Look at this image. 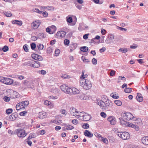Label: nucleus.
<instances>
[{
    "label": "nucleus",
    "mask_w": 148,
    "mask_h": 148,
    "mask_svg": "<svg viewBox=\"0 0 148 148\" xmlns=\"http://www.w3.org/2000/svg\"><path fill=\"white\" fill-rule=\"evenodd\" d=\"M32 25H33V28L34 29H37L38 27L40 25L39 20H37L34 21L33 23L32 24Z\"/></svg>",
    "instance_id": "obj_15"
},
{
    "label": "nucleus",
    "mask_w": 148,
    "mask_h": 148,
    "mask_svg": "<svg viewBox=\"0 0 148 148\" xmlns=\"http://www.w3.org/2000/svg\"><path fill=\"white\" fill-rule=\"evenodd\" d=\"M33 88V86L32 84V82L31 81L25 80L23 81V87H22L23 89L28 88ZM21 88H22V87Z\"/></svg>",
    "instance_id": "obj_7"
},
{
    "label": "nucleus",
    "mask_w": 148,
    "mask_h": 148,
    "mask_svg": "<svg viewBox=\"0 0 148 148\" xmlns=\"http://www.w3.org/2000/svg\"><path fill=\"white\" fill-rule=\"evenodd\" d=\"M21 103H23V106H24V108L25 107H26L29 104V102L28 101H23Z\"/></svg>",
    "instance_id": "obj_34"
},
{
    "label": "nucleus",
    "mask_w": 148,
    "mask_h": 148,
    "mask_svg": "<svg viewBox=\"0 0 148 148\" xmlns=\"http://www.w3.org/2000/svg\"><path fill=\"white\" fill-rule=\"evenodd\" d=\"M66 19L67 22L71 23L73 21V19L71 17L68 16L66 17Z\"/></svg>",
    "instance_id": "obj_36"
},
{
    "label": "nucleus",
    "mask_w": 148,
    "mask_h": 148,
    "mask_svg": "<svg viewBox=\"0 0 148 148\" xmlns=\"http://www.w3.org/2000/svg\"><path fill=\"white\" fill-rule=\"evenodd\" d=\"M39 133L43 135L45 133V130H42L38 131Z\"/></svg>",
    "instance_id": "obj_60"
},
{
    "label": "nucleus",
    "mask_w": 148,
    "mask_h": 148,
    "mask_svg": "<svg viewBox=\"0 0 148 148\" xmlns=\"http://www.w3.org/2000/svg\"><path fill=\"white\" fill-rule=\"evenodd\" d=\"M34 137H35V134L34 133H31L29 134L28 138L30 139L32 138H34Z\"/></svg>",
    "instance_id": "obj_52"
},
{
    "label": "nucleus",
    "mask_w": 148,
    "mask_h": 148,
    "mask_svg": "<svg viewBox=\"0 0 148 148\" xmlns=\"http://www.w3.org/2000/svg\"><path fill=\"white\" fill-rule=\"evenodd\" d=\"M83 116H82V117L81 118V120H82L83 119L84 120H90L91 119V117L90 115L88 114L87 113H86L84 112V113Z\"/></svg>",
    "instance_id": "obj_13"
},
{
    "label": "nucleus",
    "mask_w": 148,
    "mask_h": 148,
    "mask_svg": "<svg viewBox=\"0 0 148 148\" xmlns=\"http://www.w3.org/2000/svg\"><path fill=\"white\" fill-rule=\"evenodd\" d=\"M84 135L89 138L92 137L93 136L92 134L88 130H86L84 132Z\"/></svg>",
    "instance_id": "obj_22"
},
{
    "label": "nucleus",
    "mask_w": 148,
    "mask_h": 148,
    "mask_svg": "<svg viewBox=\"0 0 148 148\" xmlns=\"http://www.w3.org/2000/svg\"><path fill=\"white\" fill-rule=\"evenodd\" d=\"M97 103L100 108L103 110H107L108 107L111 106L112 105L111 101L105 96L102 97L101 100H97Z\"/></svg>",
    "instance_id": "obj_1"
},
{
    "label": "nucleus",
    "mask_w": 148,
    "mask_h": 148,
    "mask_svg": "<svg viewBox=\"0 0 148 148\" xmlns=\"http://www.w3.org/2000/svg\"><path fill=\"white\" fill-rule=\"evenodd\" d=\"M32 57L34 60H38L39 61H41L43 59V58L41 56L36 54H32Z\"/></svg>",
    "instance_id": "obj_11"
},
{
    "label": "nucleus",
    "mask_w": 148,
    "mask_h": 148,
    "mask_svg": "<svg viewBox=\"0 0 148 148\" xmlns=\"http://www.w3.org/2000/svg\"><path fill=\"white\" fill-rule=\"evenodd\" d=\"M81 59L83 62L85 63H88L90 62V61L88 59H86L85 57L84 56H82L81 57Z\"/></svg>",
    "instance_id": "obj_35"
},
{
    "label": "nucleus",
    "mask_w": 148,
    "mask_h": 148,
    "mask_svg": "<svg viewBox=\"0 0 148 148\" xmlns=\"http://www.w3.org/2000/svg\"><path fill=\"white\" fill-rule=\"evenodd\" d=\"M92 62L93 64L96 65L97 64V60L94 58H93L92 60Z\"/></svg>",
    "instance_id": "obj_53"
},
{
    "label": "nucleus",
    "mask_w": 148,
    "mask_h": 148,
    "mask_svg": "<svg viewBox=\"0 0 148 148\" xmlns=\"http://www.w3.org/2000/svg\"><path fill=\"white\" fill-rule=\"evenodd\" d=\"M27 113V111H24L20 112L19 114L21 116H24L25 115V114Z\"/></svg>",
    "instance_id": "obj_56"
},
{
    "label": "nucleus",
    "mask_w": 148,
    "mask_h": 148,
    "mask_svg": "<svg viewBox=\"0 0 148 148\" xmlns=\"http://www.w3.org/2000/svg\"><path fill=\"white\" fill-rule=\"evenodd\" d=\"M69 40L68 39H65L64 40V44L65 45H68L69 43Z\"/></svg>",
    "instance_id": "obj_51"
},
{
    "label": "nucleus",
    "mask_w": 148,
    "mask_h": 148,
    "mask_svg": "<svg viewBox=\"0 0 148 148\" xmlns=\"http://www.w3.org/2000/svg\"><path fill=\"white\" fill-rule=\"evenodd\" d=\"M117 135L124 140L129 139L130 137L129 134L127 132H119L117 133Z\"/></svg>",
    "instance_id": "obj_6"
},
{
    "label": "nucleus",
    "mask_w": 148,
    "mask_h": 148,
    "mask_svg": "<svg viewBox=\"0 0 148 148\" xmlns=\"http://www.w3.org/2000/svg\"><path fill=\"white\" fill-rule=\"evenodd\" d=\"M108 120H116L115 118L113 116H110L108 118Z\"/></svg>",
    "instance_id": "obj_45"
},
{
    "label": "nucleus",
    "mask_w": 148,
    "mask_h": 148,
    "mask_svg": "<svg viewBox=\"0 0 148 148\" xmlns=\"http://www.w3.org/2000/svg\"><path fill=\"white\" fill-rule=\"evenodd\" d=\"M46 114L45 112H39L38 117L40 119H42L46 117Z\"/></svg>",
    "instance_id": "obj_17"
},
{
    "label": "nucleus",
    "mask_w": 148,
    "mask_h": 148,
    "mask_svg": "<svg viewBox=\"0 0 148 148\" xmlns=\"http://www.w3.org/2000/svg\"><path fill=\"white\" fill-rule=\"evenodd\" d=\"M83 128L84 129H88L89 127V125L88 123H84L82 126Z\"/></svg>",
    "instance_id": "obj_46"
},
{
    "label": "nucleus",
    "mask_w": 148,
    "mask_h": 148,
    "mask_svg": "<svg viewBox=\"0 0 148 148\" xmlns=\"http://www.w3.org/2000/svg\"><path fill=\"white\" fill-rule=\"evenodd\" d=\"M9 48L7 46L5 45L2 48V50L3 51L5 52L8 51Z\"/></svg>",
    "instance_id": "obj_42"
},
{
    "label": "nucleus",
    "mask_w": 148,
    "mask_h": 148,
    "mask_svg": "<svg viewBox=\"0 0 148 148\" xmlns=\"http://www.w3.org/2000/svg\"><path fill=\"white\" fill-rule=\"evenodd\" d=\"M74 127L71 125H67L66 126V130H70L73 129Z\"/></svg>",
    "instance_id": "obj_39"
},
{
    "label": "nucleus",
    "mask_w": 148,
    "mask_h": 148,
    "mask_svg": "<svg viewBox=\"0 0 148 148\" xmlns=\"http://www.w3.org/2000/svg\"><path fill=\"white\" fill-rule=\"evenodd\" d=\"M3 99L5 101L7 102L9 101L10 98L9 97H8L7 96H5L3 98Z\"/></svg>",
    "instance_id": "obj_58"
},
{
    "label": "nucleus",
    "mask_w": 148,
    "mask_h": 148,
    "mask_svg": "<svg viewBox=\"0 0 148 148\" xmlns=\"http://www.w3.org/2000/svg\"><path fill=\"white\" fill-rule=\"evenodd\" d=\"M101 115L103 118H105L106 116V114L104 112H102L101 113Z\"/></svg>",
    "instance_id": "obj_59"
},
{
    "label": "nucleus",
    "mask_w": 148,
    "mask_h": 148,
    "mask_svg": "<svg viewBox=\"0 0 148 148\" xmlns=\"http://www.w3.org/2000/svg\"><path fill=\"white\" fill-rule=\"evenodd\" d=\"M124 91L126 93H130L132 92V89L131 88H127L125 89Z\"/></svg>",
    "instance_id": "obj_37"
},
{
    "label": "nucleus",
    "mask_w": 148,
    "mask_h": 148,
    "mask_svg": "<svg viewBox=\"0 0 148 148\" xmlns=\"http://www.w3.org/2000/svg\"><path fill=\"white\" fill-rule=\"evenodd\" d=\"M14 95H13L12 97L14 98H17L18 97L19 95L18 93L16 91H14L13 92Z\"/></svg>",
    "instance_id": "obj_38"
},
{
    "label": "nucleus",
    "mask_w": 148,
    "mask_h": 148,
    "mask_svg": "<svg viewBox=\"0 0 148 148\" xmlns=\"http://www.w3.org/2000/svg\"><path fill=\"white\" fill-rule=\"evenodd\" d=\"M32 67L34 68H38L40 66V63L38 61L33 60Z\"/></svg>",
    "instance_id": "obj_18"
},
{
    "label": "nucleus",
    "mask_w": 148,
    "mask_h": 148,
    "mask_svg": "<svg viewBox=\"0 0 148 148\" xmlns=\"http://www.w3.org/2000/svg\"><path fill=\"white\" fill-rule=\"evenodd\" d=\"M66 90V91L65 92L67 93L68 94H72V88H69L68 86Z\"/></svg>",
    "instance_id": "obj_31"
},
{
    "label": "nucleus",
    "mask_w": 148,
    "mask_h": 148,
    "mask_svg": "<svg viewBox=\"0 0 148 148\" xmlns=\"http://www.w3.org/2000/svg\"><path fill=\"white\" fill-rule=\"evenodd\" d=\"M68 86H66V85L65 84H63L61 85L60 88V89L64 92H66V89H67V88Z\"/></svg>",
    "instance_id": "obj_26"
},
{
    "label": "nucleus",
    "mask_w": 148,
    "mask_h": 148,
    "mask_svg": "<svg viewBox=\"0 0 148 148\" xmlns=\"http://www.w3.org/2000/svg\"><path fill=\"white\" fill-rule=\"evenodd\" d=\"M80 50L83 52H87L88 50V48L86 46L81 47L80 48Z\"/></svg>",
    "instance_id": "obj_27"
},
{
    "label": "nucleus",
    "mask_w": 148,
    "mask_h": 148,
    "mask_svg": "<svg viewBox=\"0 0 148 148\" xmlns=\"http://www.w3.org/2000/svg\"><path fill=\"white\" fill-rule=\"evenodd\" d=\"M6 112L7 114H10L12 112V109H8L6 110Z\"/></svg>",
    "instance_id": "obj_47"
},
{
    "label": "nucleus",
    "mask_w": 148,
    "mask_h": 148,
    "mask_svg": "<svg viewBox=\"0 0 148 148\" xmlns=\"http://www.w3.org/2000/svg\"><path fill=\"white\" fill-rule=\"evenodd\" d=\"M100 38V37L99 36H97L94 38L92 39L91 40V41L92 43L94 42V40L95 39H99Z\"/></svg>",
    "instance_id": "obj_48"
},
{
    "label": "nucleus",
    "mask_w": 148,
    "mask_h": 148,
    "mask_svg": "<svg viewBox=\"0 0 148 148\" xmlns=\"http://www.w3.org/2000/svg\"><path fill=\"white\" fill-rule=\"evenodd\" d=\"M117 29L123 32H126L127 30V29H126L119 26H117Z\"/></svg>",
    "instance_id": "obj_43"
},
{
    "label": "nucleus",
    "mask_w": 148,
    "mask_h": 148,
    "mask_svg": "<svg viewBox=\"0 0 148 148\" xmlns=\"http://www.w3.org/2000/svg\"><path fill=\"white\" fill-rule=\"evenodd\" d=\"M136 98L137 100L139 102H141L143 101V98L141 94L139 93H137V95Z\"/></svg>",
    "instance_id": "obj_21"
},
{
    "label": "nucleus",
    "mask_w": 148,
    "mask_h": 148,
    "mask_svg": "<svg viewBox=\"0 0 148 148\" xmlns=\"http://www.w3.org/2000/svg\"><path fill=\"white\" fill-rule=\"evenodd\" d=\"M17 126L18 127H21L23 128H24L25 127V125L24 124L21 123V124H20L18 125Z\"/></svg>",
    "instance_id": "obj_57"
},
{
    "label": "nucleus",
    "mask_w": 148,
    "mask_h": 148,
    "mask_svg": "<svg viewBox=\"0 0 148 148\" xmlns=\"http://www.w3.org/2000/svg\"><path fill=\"white\" fill-rule=\"evenodd\" d=\"M114 102L118 106H121L122 104V102L120 100H115L114 101Z\"/></svg>",
    "instance_id": "obj_33"
},
{
    "label": "nucleus",
    "mask_w": 148,
    "mask_h": 148,
    "mask_svg": "<svg viewBox=\"0 0 148 148\" xmlns=\"http://www.w3.org/2000/svg\"><path fill=\"white\" fill-rule=\"evenodd\" d=\"M16 110H19L21 109L25 108L24 106H23V103H21V102L17 103L16 106Z\"/></svg>",
    "instance_id": "obj_16"
},
{
    "label": "nucleus",
    "mask_w": 148,
    "mask_h": 148,
    "mask_svg": "<svg viewBox=\"0 0 148 148\" xmlns=\"http://www.w3.org/2000/svg\"><path fill=\"white\" fill-rule=\"evenodd\" d=\"M119 51L120 52L122 51L123 53H125L127 51V49L126 48L123 49L122 48H121L119 49Z\"/></svg>",
    "instance_id": "obj_41"
},
{
    "label": "nucleus",
    "mask_w": 148,
    "mask_h": 148,
    "mask_svg": "<svg viewBox=\"0 0 148 148\" xmlns=\"http://www.w3.org/2000/svg\"><path fill=\"white\" fill-rule=\"evenodd\" d=\"M138 47L137 45L135 44H134L133 45H131L130 46V47L132 49H135L136 48Z\"/></svg>",
    "instance_id": "obj_63"
},
{
    "label": "nucleus",
    "mask_w": 148,
    "mask_h": 148,
    "mask_svg": "<svg viewBox=\"0 0 148 148\" xmlns=\"http://www.w3.org/2000/svg\"><path fill=\"white\" fill-rule=\"evenodd\" d=\"M77 111L75 108H71L70 110V112L71 114L72 115H74V113L76 112Z\"/></svg>",
    "instance_id": "obj_30"
},
{
    "label": "nucleus",
    "mask_w": 148,
    "mask_h": 148,
    "mask_svg": "<svg viewBox=\"0 0 148 148\" xmlns=\"http://www.w3.org/2000/svg\"><path fill=\"white\" fill-rule=\"evenodd\" d=\"M80 84L84 89L86 90L89 89L92 86L90 82L87 79L80 80Z\"/></svg>",
    "instance_id": "obj_2"
},
{
    "label": "nucleus",
    "mask_w": 148,
    "mask_h": 148,
    "mask_svg": "<svg viewBox=\"0 0 148 148\" xmlns=\"http://www.w3.org/2000/svg\"><path fill=\"white\" fill-rule=\"evenodd\" d=\"M36 45L35 44L32 43L31 44V47L32 50H34L36 47Z\"/></svg>",
    "instance_id": "obj_50"
},
{
    "label": "nucleus",
    "mask_w": 148,
    "mask_h": 148,
    "mask_svg": "<svg viewBox=\"0 0 148 148\" xmlns=\"http://www.w3.org/2000/svg\"><path fill=\"white\" fill-rule=\"evenodd\" d=\"M33 60H30L28 61L27 62H25L23 64L24 66H29L32 67Z\"/></svg>",
    "instance_id": "obj_19"
},
{
    "label": "nucleus",
    "mask_w": 148,
    "mask_h": 148,
    "mask_svg": "<svg viewBox=\"0 0 148 148\" xmlns=\"http://www.w3.org/2000/svg\"><path fill=\"white\" fill-rule=\"evenodd\" d=\"M121 115L122 117L119 118V119L120 120H130L132 119L133 118H134V116L130 112L122 113Z\"/></svg>",
    "instance_id": "obj_3"
},
{
    "label": "nucleus",
    "mask_w": 148,
    "mask_h": 148,
    "mask_svg": "<svg viewBox=\"0 0 148 148\" xmlns=\"http://www.w3.org/2000/svg\"><path fill=\"white\" fill-rule=\"evenodd\" d=\"M23 48L24 50L26 52H27L28 51V49L27 48V45H24L23 46Z\"/></svg>",
    "instance_id": "obj_54"
},
{
    "label": "nucleus",
    "mask_w": 148,
    "mask_h": 148,
    "mask_svg": "<svg viewBox=\"0 0 148 148\" xmlns=\"http://www.w3.org/2000/svg\"><path fill=\"white\" fill-rule=\"evenodd\" d=\"M79 91L75 88H72V94H78L79 93Z\"/></svg>",
    "instance_id": "obj_29"
},
{
    "label": "nucleus",
    "mask_w": 148,
    "mask_h": 148,
    "mask_svg": "<svg viewBox=\"0 0 148 148\" xmlns=\"http://www.w3.org/2000/svg\"><path fill=\"white\" fill-rule=\"evenodd\" d=\"M110 96L114 99H117L119 98V96L116 94H114L113 93H111L110 94Z\"/></svg>",
    "instance_id": "obj_44"
},
{
    "label": "nucleus",
    "mask_w": 148,
    "mask_h": 148,
    "mask_svg": "<svg viewBox=\"0 0 148 148\" xmlns=\"http://www.w3.org/2000/svg\"><path fill=\"white\" fill-rule=\"evenodd\" d=\"M12 23L13 24H16L17 25L20 26L22 24V22L21 21H19L17 20L12 21Z\"/></svg>",
    "instance_id": "obj_24"
},
{
    "label": "nucleus",
    "mask_w": 148,
    "mask_h": 148,
    "mask_svg": "<svg viewBox=\"0 0 148 148\" xmlns=\"http://www.w3.org/2000/svg\"><path fill=\"white\" fill-rule=\"evenodd\" d=\"M118 79L119 80H120V79H121V80H126V78H125L124 77V76H119V77H118Z\"/></svg>",
    "instance_id": "obj_61"
},
{
    "label": "nucleus",
    "mask_w": 148,
    "mask_h": 148,
    "mask_svg": "<svg viewBox=\"0 0 148 148\" xmlns=\"http://www.w3.org/2000/svg\"><path fill=\"white\" fill-rule=\"evenodd\" d=\"M4 14L7 16L9 17L12 16V14L10 12H5L4 13Z\"/></svg>",
    "instance_id": "obj_40"
},
{
    "label": "nucleus",
    "mask_w": 148,
    "mask_h": 148,
    "mask_svg": "<svg viewBox=\"0 0 148 148\" xmlns=\"http://www.w3.org/2000/svg\"><path fill=\"white\" fill-rule=\"evenodd\" d=\"M56 31V26L54 25H52L48 27L46 29V32L50 34H52L54 33Z\"/></svg>",
    "instance_id": "obj_8"
},
{
    "label": "nucleus",
    "mask_w": 148,
    "mask_h": 148,
    "mask_svg": "<svg viewBox=\"0 0 148 148\" xmlns=\"http://www.w3.org/2000/svg\"><path fill=\"white\" fill-rule=\"evenodd\" d=\"M13 82V80L9 78L5 77L3 83L7 84H12Z\"/></svg>",
    "instance_id": "obj_14"
},
{
    "label": "nucleus",
    "mask_w": 148,
    "mask_h": 148,
    "mask_svg": "<svg viewBox=\"0 0 148 148\" xmlns=\"http://www.w3.org/2000/svg\"><path fill=\"white\" fill-rule=\"evenodd\" d=\"M120 123L123 126H128L135 128L136 130L138 131L139 130V127L137 125H134L126 121H120Z\"/></svg>",
    "instance_id": "obj_4"
},
{
    "label": "nucleus",
    "mask_w": 148,
    "mask_h": 148,
    "mask_svg": "<svg viewBox=\"0 0 148 148\" xmlns=\"http://www.w3.org/2000/svg\"><path fill=\"white\" fill-rule=\"evenodd\" d=\"M84 112H80L77 111L74 113V115H73L75 116L76 118L81 120V118L82 117V116L84 115Z\"/></svg>",
    "instance_id": "obj_9"
},
{
    "label": "nucleus",
    "mask_w": 148,
    "mask_h": 148,
    "mask_svg": "<svg viewBox=\"0 0 148 148\" xmlns=\"http://www.w3.org/2000/svg\"><path fill=\"white\" fill-rule=\"evenodd\" d=\"M114 39V36L113 34H110L108 36L105 40V42L107 44H109Z\"/></svg>",
    "instance_id": "obj_10"
},
{
    "label": "nucleus",
    "mask_w": 148,
    "mask_h": 148,
    "mask_svg": "<svg viewBox=\"0 0 148 148\" xmlns=\"http://www.w3.org/2000/svg\"><path fill=\"white\" fill-rule=\"evenodd\" d=\"M79 97L81 99L87 100L89 99V97L87 95L83 94L81 95Z\"/></svg>",
    "instance_id": "obj_23"
},
{
    "label": "nucleus",
    "mask_w": 148,
    "mask_h": 148,
    "mask_svg": "<svg viewBox=\"0 0 148 148\" xmlns=\"http://www.w3.org/2000/svg\"><path fill=\"white\" fill-rule=\"evenodd\" d=\"M44 104L45 105L49 106V107L51 108L53 106V105L51 104V103L47 100L45 101Z\"/></svg>",
    "instance_id": "obj_28"
},
{
    "label": "nucleus",
    "mask_w": 148,
    "mask_h": 148,
    "mask_svg": "<svg viewBox=\"0 0 148 148\" xmlns=\"http://www.w3.org/2000/svg\"><path fill=\"white\" fill-rule=\"evenodd\" d=\"M66 33L64 31H61L57 32L56 36L59 38H62L65 36Z\"/></svg>",
    "instance_id": "obj_12"
},
{
    "label": "nucleus",
    "mask_w": 148,
    "mask_h": 148,
    "mask_svg": "<svg viewBox=\"0 0 148 148\" xmlns=\"http://www.w3.org/2000/svg\"><path fill=\"white\" fill-rule=\"evenodd\" d=\"M37 37L35 36H33L32 37L31 39L32 40L35 41L37 40Z\"/></svg>",
    "instance_id": "obj_64"
},
{
    "label": "nucleus",
    "mask_w": 148,
    "mask_h": 148,
    "mask_svg": "<svg viewBox=\"0 0 148 148\" xmlns=\"http://www.w3.org/2000/svg\"><path fill=\"white\" fill-rule=\"evenodd\" d=\"M60 112L62 114L64 115H66L67 114V112L66 111V110L64 109L61 110Z\"/></svg>",
    "instance_id": "obj_49"
},
{
    "label": "nucleus",
    "mask_w": 148,
    "mask_h": 148,
    "mask_svg": "<svg viewBox=\"0 0 148 148\" xmlns=\"http://www.w3.org/2000/svg\"><path fill=\"white\" fill-rule=\"evenodd\" d=\"M75 6L78 9L80 10L82 8V6L81 5H79L78 4L76 3H75Z\"/></svg>",
    "instance_id": "obj_55"
},
{
    "label": "nucleus",
    "mask_w": 148,
    "mask_h": 148,
    "mask_svg": "<svg viewBox=\"0 0 148 148\" xmlns=\"http://www.w3.org/2000/svg\"><path fill=\"white\" fill-rule=\"evenodd\" d=\"M84 71H82V75L80 77L81 80L83 79H86L85 78L88 77V75L86 74L84 75Z\"/></svg>",
    "instance_id": "obj_25"
},
{
    "label": "nucleus",
    "mask_w": 148,
    "mask_h": 148,
    "mask_svg": "<svg viewBox=\"0 0 148 148\" xmlns=\"http://www.w3.org/2000/svg\"><path fill=\"white\" fill-rule=\"evenodd\" d=\"M37 47L39 50H42L44 48V46L42 44H38L37 45Z\"/></svg>",
    "instance_id": "obj_32"
},
{
    "label": "nucleus",
    "mask_w": 148,
    "mask_h": 148,
    "mask_svg": "<svg viewBox=\"0 0 148 148\" xmlns=\"http://www.w3.org/2000/svg\"><path fill=\"white\" fill-rule=\"evenodd\" d=\"M115 74V71L114 70H112L110 71V75L113 76Z\"/></svg>",
    "instance_id": "obj_62"
},
{
    "label": "nucleus",
    "mask_w": 148,
    "mask_h": 148,
    "mask_svg": "<svg viewBox=\"0 0 148 148\" xmlns=\"http://www.w3.org/2000/svg\"><path fill=\"white\" fill-rule=\"evenodd\" d=\"M18 137L19 138H24L27 135L25 130L21 128H18L16 129L15 131Z\"/></svg>",
    "instance_id": "obj_5"
},
{
    "label": "nucleus",
    "mask_w": 148,
    "mask_h": 148,
    "mask_svg": "<svg viewBox=\"0 0 148 148\" xmlns=\"http://www.w3.org/2000/svg\"><path fill=\"white\" fill-rule=\"evenodd\" d=\"M141 140L142 143L145 145H148V136L143 137Z\"/></svg>",
    "instance_id": "obj_20"
}]
</instances>
